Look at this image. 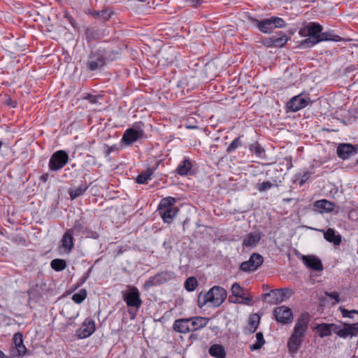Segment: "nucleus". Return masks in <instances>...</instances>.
Instances as JSON below:
<instances>
[{
	"instance_id": "nucleus-38",
	"label": "nucleus",
	"mask_w": 358,
	"mask_h": 358,
	"mask_svg": "<svg viewBox=\"0 0 358 358\" xmlns=\"http://www.w3.org/2000/svg\"><path fill=\"white\" fill-rule=\"evenodd\" d=\"M232 295L238 298H241L243 295H245V290L241 287L238 282H235L232 285L231 288Z\"/></svg>"
},
{
	"instance_id": "nucleus-13",
	"label": "nucleus",
	"mask_w": 358,
	"mask_h": 358,
	"mask_svg": "<svg viewBox=\"0 0 358 358\" xmlns=\"http://www.w3.org/2000/svg\"><path fill=\"white\" fill-rule=\"evenodd\" d=\"M336 153L340 158L348 159L357 153V148L350 143L339 144L337 147Z\"/></svg>"
},
{
	"instance_id": "nucleus-12",
	"label": "nucleus",
	"mask_w": 358,
	"mask_h": 358,
	"mask_svg": "<svg viewBox=\"0 0 358 358\" xmlns=\"http://www.w3.org/2000/svg\"><path fill=\"white\" fill-rule=\"evenodd\" d=\"M262 234L256 230L246 234L243 238L242 245L243 248H253L256 247L262 239Z\"/></svg>"
},
{
	"instance_id": "nucleus-20",
	"label": "nucleus",
	"mask_w": 358,
	"mask_h": 358,
	"mask_svg": "<svg viewBox=\"0 0 358 358\" xmlns=\"http://www.w3.org/2000/svg\"><path fill=\"white\" fill-rule=\"evenodd\" d=\"M192 162L189 158H185L176 169L178 175L188 176L192 174Z\"/></svg>"
},
{
	"instance_id": "nucleus-19",
	"label": "nucleus",
	"mask_w": 358,
	"mask_h": 358,
	"mask_svg": "<svg viewBox=\"0 0 358 358\" xmlns=\"http://www.w3.org/2000/svg\"><path fill=\"white\" fill-rule=\"evenodd\" d=\"M190 331H195L206 327L208 323L210 318L205 317H189Z\"/></svg>"
},
{
	"instance_id": "nucleus-4",
	"label": "nucleus",
	"mask_w": 358,
	"mask_h": 358,
	"mask_svg": "<svg viewBox=\"0 0 358 358\" xmlns=\"http://www.w3.org/2000/svg\"><path fill=\"white\" fill-rule=\"evenodd\" d=\"M227 291L222 287L213 286L206 293L207 301L213 307H219L227 298Z\"/></svg>"
},
{
	"instance_id": "nucleus-62",
	"label": "nucleus",
	"mask_w": 358,
	"mask_h": 358,
	"mask_svg": "<svg viewBox=\"0 0 358 358\" xmlns=\"http://www.w3.org/2000/svg\"><path fill=\"white\" fill-rule=\"evenodd\" d=\"M48 179H49V173H44L40 177V180L43 182H46L48 180Z\"/></svg>"
},
{
	"instance_id": "nucleus-64",
	"label": "nucleus",
	"mask_w": 358,
	"mask_h": 358,
	"mask_svg": "<svg viewBox=\"0 0 358 358\" xmlns=\"http://www.w3.org/2000/svg\"><path fill=\"white\" fill-rule=\"evenodd\" d=\"M163 246L164 248L166 249V250H169V251H170L172 248L171 245V242L170 241H165L164 243H163Z\"/></svg>"
},
{
	"instance_id": "nucleus-2",
	"label": "nucleus",
	"mask_w": 358,
	"mask_h": 358,
	"mask_svg": "<svg viewBox=\"0 0 358 358\" xmlns=\"http://www.w3.org/2000/svg\"><path fill=\"white\" fill-rule=\"evenodd\" d=\"M144 124L142 122H137L133 124L131 128L127 129L122 138V142L127 145H131L138 139L141 138L144 135Z\"/></svg>"
},
{
	"instance_id": "nucleus-40",
	"label": "nucleus",
	"mask_w": 358,
	"mask_h": 358,
	"mask_svg": "<svg viewBox=\"0 0 358 358\" xmlns=\"http://www.w3.org/2000/svg\"><path fill=\"white\" fill-rule=\"evenodd\" d=\"M259 317L257 315H253L250 317L249 324L250 325V331L254 333L259 326Z\"/></svg>"
},
{
	"instance_id": "nucleus-32",
	"label": "nucleus",
	"mask_w": 358,
	"mask_h": 358,
	"mask_svg": "<svg viewBox=\"0 0 358 358\" xmlns=\"http://www.w3.org/2000/svg\"><path fill=\"white\" fill-rule=\"evenodd\" d=\"M50 266L55 271H61L66 268V262L62 259H55L50 262Z\"/></svg>"
},
{
	"instance_id": "nucleus-17",
	"label": "nucleus",
	"mask_w": 358,
	"mask_h": 358,
	"mask_svg": "<svg viewBox=\"0 0 358 358\" xmlns=\"http://www.w3.org/2000/svg\"><path fill=\"white\" fill-rule=\"evenodd\" d=\"M303 264L314 271H320L323 270V265L321 260L315 256H303Z\"/></svg>"
},
{
	"instance_id": "nucleus-28",
	"label": "nucleus",
	"mask_w": 358,
	"mask_h": 358,
	"mask_svg": "<svg viewBox=\"0 0 358 358\" xmlns=\"http://www.w3.org/2000/svg\"><path fill=\"white\" fill-rule=\"evenodd\" d=\"M324 238L330 242L333 243L335 245H338L341 243V236L340 235H336L335 231L333 229H328L324 234Z\"/></svg>"
},
{
	"instance_id": "nucleus-23",
	"label": "nucleus",
	"mask_w": 358,
	"mask_h": 358,
	"mask_svg": "<svg viewBox=\"0 0 358 358\" xmlns=\"http://www.w3.org/2000/svg\"><path fill=\"white\" fill-rule=\"evenodd\" d=\"M175 276L176 275L173 271H164L157 273L155 275V279L157 280V283L161 285L173 279Z\"/></svg>"
},
{
	"instance_id": "nucleus-31",
	"label": "nucleus",
	"mask_w": 358,
	"mask_h": 358,
	"mask_svg": "<svg viewBox=\"0 0 358 358\" xmlns=\"http://www.w3.org/2000/svg\"><path fill=\"white\" fill-rule=\"evenodd\" d=\"M321 338L329 336L331 335L329 324L322 323L317 324L315 327Z\"/></svg>"
},
{
	"instance_id": "nucleus-48",
	"label": "nucleus",
	"mask_w": 358,
	"mask_h": 358,
	"mask_svg": "<svg viewBox=\"0 0 358 358\" xmlns=\"http://www.w3.org/2000/svg\"><path fill=\"white\" fill-rule=\"evenodd\" d=\"M329 328H330V331H331V334L332 332H334V334H336L338 336H339V333L338 331H341V328H342V325H338L336 324H334V323H331V324H329Z\"/></svg>"
},
{
	"instance_id": "nucleus-58",
	"label": "nucleus",
	"mask_w": 358,
	"mask_h": 358,
	"mask_svg": "<svg viewBox=\"0 0 358 358\" xmlns=\"http://www.w3.org/2000/svg\"><path fill=\"white\" fill-rule=\"evenodd\" d=\"M157 283V280L155 279V275L153 277L150 278L145 283V286L151 287L155 285H158Z\"/></svg>"
},
{
	"instance_id": "nucleus-18",
	"label": "nucleus",
	"mask_w": 358,
	"mask_h": 358,
	"mask_svg": "<svg viewBox=\"0 0 358 358\" xmlns=\"http://www.w3.org/2000/svg\"><path fill=\"white\" fill-rule=\"evenodd\" d=\"M334 207L335 204L327 199L316 201L314 203L315 210L319 213H331L334 210Z\"/></svg>"
},
{
	"instance_id": "nucleus-60",
	"label": "nucleus",
	"mask_w": 358,
	"mask_h": 358,
	"mask_svg": "<svg viewBox=\"0 0 358 358\" xmlns=\"http://www.w3.org/2000/svg\"><path fill=\"white\" fill-rule=\"evenodd\" d=\"M85 99L88 100L92 103H96L98 101V97L95 95L88 94L85 97Z\"/></svg>"
},
{
	"instance_id": "nucleus-46",
	"label": "nucleus",
	"mask_w": 358,
	"mask_h": 358,
	"mask_svg": "<svg viewBox=\"0 0 358 358\" xmlns=\"http://www.w3.org/2000/svg\"><path fill=\"white\" fill-rule=\"evenodd\" d=\"M310 173L308 171H305L304 173H299L296 175V178L299 180V185L302 186L310 178Z\"/></svg>"
},
{
	"instance_id": "nucleus-57",
	"label": "nucleus",
	"mask_w": 358,
	"mask_h": 358,
	"mask_svg": "<svg viewBox=\"0 0 358 358\" xmlns=\"http://www.w3.org/2000/svg\"><path fill=\"white\" fill-rule=\"evenodd\" d=\"M348 217L352 220H358V213L356 210L352 209L348 213Z\"/></svg>"
},
{
	"instance_id": "nucleus-8",
	"label": "nucleus",
	"mask_w": 358,
	"mask_h": 358,
	"mask_svg": "<svg viewBox=\"0 0 358 358\" xmlns=\"http://www.w3.org/2000/svg\"><path fill=\"white\" fill-rule=\"evenodd\" d=\"M273 315L275 320L283 324L292 323L294 319L292 309L285 306L276 307Z\"/></svg>"
},
{
	"instance_id": "nucleus-52",
	"label": "nucleus",
	"mask_w": 358,
	"mask_h": 358,
	"mask_svg": "<svg viewBox=\"0 0 358 358\" xmlns=\"http://www.w3.org/2000/svg\"><path fill=\"white\" fill-rule=\"evenodd\" d=\"M240 303L245 305H250L252 301V297L251 296L243 295L240 299Z\"/></svg>"
},
{
	"instance_id": "nucleus-11",
	"label": "nucleus",
	"mask_w": 358,
	"mask_h": 358,
	"mask_svg": "<svg viewBox=\"0 0 358 358\" xmlns=\"http://www.w3.org/2000/svg\"><path fill=\"white\" fill-rule=\"evenodd\" d=\"M15 348L11 350V355L13 357H22L25 355L27 348L23 343L22 334L17 332L13 336Z\"/></svg>"
},
{
	"instance_id": "nucleus-63",
	"label": "nucleus",
	"mask_w": 358,
	"mask_h": 358,
	"mask_svg": "<svg viewBox=\"0 0 358 358\" xmlns=\"http://www.w3.org/2000/svg\"><path fill=\"white\" fill-rule=\"evenodd\" d=\"M187 2H189L192 6H196L201 4L202 0H186Z\"/></svg>"
},
{
	"instance_id": "nucleus-49",
	"label": "nucleus",
	"mask_w": 358,
	"mask_h": 358,
	"mask_svg": "<svg viewBox=\"0 0 358 358\" xmlns=\"http://www.w3.org/2000/svg\"><path fill=\"white\" fill-rule=\"evenodd\" d=\"M206 299H207L206 293L203 295L200 294L198 296V306L200 308H201L203 306H205L206 304H207L208 303H209V301H207Z\"/></svg>"
},
{
	"instance_id": "nucleus-47",
	"label": "nucleus",
	"mask_w": 358,
	"mask_h": 358,
	"mask_svg": "<svg viewBox=\"0 0 358 358\" xmlns=\"http://www.w3.org/2000/svg\"><path fill=\"white\" fill-rule=\"evenodd\" d=\"M93 269V267H90L88 271L79 279L78 282V286H80L85 282L87 278L90 277V275Z\"/></svg>"
},
{
	"instance_id": "nucleus-10",
	"label": "nucleus",
	"mask_w": 358,
	"mask_h": 358,
	"mask_svg": "<svg viewBox=\"0 0 358 358\" xmlns=\"http://www.w3.org/2000/svg\"><path fill=\"white\" fill-rule=\"evenodd\" d=\"M95 331V324L92 319L87 318L82 324L81 327L77 329L76 334L79 338H86L90 336Z\"/></svg>"
},
{
	"instance_id": "nucleus-51",
	"label": "nucleus",
	"mask_w": 358,
	"mask_h": 358,
	"mask_svg": "<svg viewBox=\"0 0 358 358\" xmlns=\"http://www.w3.org/2000/svg\"><path fill=\"white\" fill-rule=\"evenodd\" d=\"M273 186V184L270 181H264L262 183L259 184L258 189L260 192L266 191L270 189Z\"/></svg>"
},
{
	"instance_id": "nucleus-27",
	"label": "nucleus",
	"mask_w": 358,
	"mask_h": 358,
	"mask_svg": "<svg viewBox=\"0 0 358 358\" xmlns=\"http://www.w3.org/2000/svg\"><path fill=\"white\" fill-rule=\"evenodd\" d=\"M89 186L87 183L81 184L79 187L76 188H69L68 190L69 194L71 200L76 199V198L83 195L86 190L88 189Z\"/></svg>"
},
{
	"instance_id": "nucleus-26",
	"label": "nucleus",
	"mask_w": 358,
	"mask_h": 358,
	"mask_svg": "<svg viewBox=\"0 0 358 358\" xmlns=\"http://www.w3.org/2000/svg\"><path fill=\"white\" fill-rule=\"evenodd\" d=\"M210 356L216 358H226V352L224 348L219 344L211 345L208 350Z\"/></svg>"
},
{
	"instance_id": "nucleus-44",
	"label": "nucleus",
	"mask_w": 358,
	"mask_h": 358,
	"mask_svg": "<svg viewBox=\"0 0 358 358\" xmlns=\"http://www.w3.org/2000/svg\"><path fill=\"white\" fill-rule=\"evenodd\" d=\"M150 176L151 173L148 172L141 173L136 178V182L138 184H145L149 179H150Z\"/></svg>"
},
{
	"instance_id": "nucleus-35",
	"label": "nucleus",
	"mask_w": 358,
	"mask_h": 358,
	"mask_svg": "<svg viewBox=\"0 0 358 358\" xmlns=\"http://www.w3.org/2000/svg\"><path fill=\"white\" fill-rule=\"evenodd\" d=\"M274 36V46L275 47H283L287 41L289 40V38L283 33L280 32L279 33L278 36Z\"/></svg>"
},
{
	"instance_id": "nucleus-61",
	"label": "nucleus",
	"mask_w": 358,
	"mask_h": 358,
	"mask_svg": "<svg viewBox=\"0 0 358 358\" xmlns=\"http://www.w3.org/2000/svg\"><path fill=\"white\" fill-rule=\"evenodd\" d=\"M229 301L231 303H240V299L239 298L234 296V295L229 296Z\"/></svg>"
},
{
	"instance_id": "nucleus-41",
	"label": "nucleus",
	"mask_w": 358,
	"mask_h": 358,
	"mask_svg": "<svg viewBox=\"0 0 358 358\" xmlns=\"http://www.w3.org/2000/svg\"><path fill=\"white\" fill-rule=\"evenodd\" d=\"M241 137L236 138L228 146L227 151L228 152H232L236 150L238 148L241 146Z\"/></svg>"
},
{
	"instance_id": "nucleus-45",
	"label": "nucleus",
	"mask_w": 358,
	"mask_h": 358,
	"mask_svg": "<svg viewBox=\"0 0 358 358\" xmlns=\"http://www.w3.org/2000/svg\"><path fill=\"white\" fill-rule=\"evenodd\" d=\"M317 39H315L313 37L309 36V38H306L301 43V46L304 48H310L319 42H316Z\"/></svg>"
},
{
	"instance_id": "nucleus-5",
	"label": "nucleus",
	"mask_w": 358,
	"mask_h": 358,
	"mask_svg": "<svg viewBox=\"0 0 358 358\" xmlns=\"http://www.w3.org/2000/svg\"><path fill=\"white\" fill-rule=\"evenodd\" d=\"M69 159V155L66 151L62 150H58L50 157L48 167L50 171H59L68 163Z\"/></svg>"
},
{
	"instance_id": "nucleus-42",
	"label": "nucleus",
	"mask_w": 358,
	"mask_h": 358,
	"mask_svg": "<svg viewBox=\"0 0 358 358\" xmlns=\"http://www.w3.org/2000/svg\"><path fill=\"white\" fill-rule=\"evenodd\" d=\"M87 41H92L99 38V33L94 29L87 28L85 31Z\"/></svg>"
},
{
	"instance_id": "nucleus-43",
	"label": "nucleus",
	"mask_w": 358,
	"mask_h": 358,
	"mask_svg": "<svg viewBox=\"0 0 358 358\" xmlns=\"http://www.w3.org/2000/svg\"><path fill=\"white\" fill-rule=\"evenodd\" d=\"M273 24V27L274 29L275 28H282L285 27V22L281 17H270Z\"/></svg>"
},
{
	"instance_id": "nucleus-7",
	"label": "nucleus",
	"mask_w": 358,
	"mask_h": 358,
	"mask_svg": "<svg viewBox=\"0 0 358 358\" xmlns=\"http://www.w3.org/2000/svg\"><path fill=\"white\" fill-rule=\"evenodd\" d=\"M122 296L124 301L129 307H134L138 309L142 304L139 291L134 286L129 287L128 290L122 292Z\"/></svg>"
},
{
	"instance_id": "nucleus-24",
	"label": "nucleus",
	"mask_w": 358,
	"mask_h": 358,
	"mask_svg": "<svg viewBox=\"0 0 358 358\" xmlns=\"http://www.w3.org/2000/svg\"><path fill=\"white\" fill-rule=\"evenodd\" d=\"M62 245L66 252L71 251L73 247V238L71 230H68L62 238Z\"/></svg>"
},
{
	"instance_id": "nucleus-55",
	"label": "nucleus",
	"mask_w": 358,
	"mask_h": 358,
	"mask_svg": "<svg viewBox=\"0 0 358 358\" xmlns=\"http://www.w3.org/2000/svg\"><path fill=\"white\" fill-rule=\"evenodd\" d=\"M262 43L268 48L274 46V36H273L272 37L265 38Z\"/></svg>"
},
{
	"instance_id": "nucleus-29",
	"label": "nucleus",
	"mask_w": 358,
	"mask_h": 358,
	"mask_svg": "<svg viewBox=\"0 0 358 358\" xmlns=\"http://www.w3.org/2000/svg\"><path fill=\"white\" fill-rule=\"evenodd\" d=\"M342 38L333 33V31L321 32L320 37L316 42H321L324 41H341Z\"/></svg>"
},
{
	"instance_id": "nucleus-14",
	"label": "nucleus",
	"mask_w": 358,
	"mask_h": 358,
	"mask_svg": "<svg viewBox=\"0 0 358 358\" xmlns=\"http://www.w3.org/2000/svg\"><path fill=\"white\" fill-rule=\"evenodd\" d=\"M322 30V26L320 24L316 22H310L306 29H302L299 31V34L301 36H306L307 33L308 36L313 37L315 39H318L320 37Z\"/></svg>"
},
{
	"instance_id": "nucleus-54",
	"label": "nucleus",
	"mask_w": 358,
	"mask_h": 358,
	"mask_svg": "<svg viewBox=\"0 0 358 358\" xmlns=\"http://www.w3.org/2000/svg\"><path fill=\"white\" fill-rule=\"evenodd\" d=\"M325 295L328 296L331 299H334L336 301V303H338L340 301L339 294L336 292H325Z\"/></svg>"
},
{
	"instance_id": "nucleus-56",
	"label": "nucleus",
	"mask_w": 358,
	"mask_h": 358,
	"mask_svg": "<svg viewBox=\"0 0 358 358\" xmlns=\"http://www.w3.org/2000/svg\"><path fill=\"white\" fill-rule=\"evenodd\" d=\"M105 148H106L105 150V155L108 157L112 152L118 150V148L116 145L108 146L105 145Z\"/></svg>"
},
{
	"instance_id": "nucleus-50",
	"label": "nucleus",
	"mask_w": 358,
	"mask_h": 358,
	"mask_svg": "<svg viewBox=\"0 0 358 358\" xmlns=\"http://www.w3.org/2000/svg\"><path fill=\"white\" fill-rule=\"evenodd\" d=\"M341 310V313L343 317H349V318H353L354 315L355 314V310H348L345 308H340Z\"/></svg>"
},
{
	"instance_id": "nucleus-22",
	"label": "nucleus",
	"mask_w": 358,
	"mask_h": 358,
	"mask_svg": "<svg viewBox=\"0 0 358 358\" xmlns=\"http://www.w3.org/2000/svg\"><path fill=\"white\" fill-rule=\"evenodd\" d=\"M178 208H163L159 210V213L164 222L170 224L178 212Z\"/></svg>"
},
{
	"instance_id": "nucleus-16",
	"label": "nucleus",
	"mask_w": 358,
	"mask_h": 358,
	"mask_svg": "<svg viewBox=\"0 0 358 358\" xmlns=\"http://www.w3.org/2000/svg\"><path fill=\"white\" fill-rule=\"evenodd\" d=\"M308 99L302 97L301 95L296 96L287 103V107L292 111H299L308 105Z\"/></svg>"
},
{
	"instance_id": "nucleus-21",
	"label": "nucleus",
	"mask_w": 358,
	"mask_h": 358,
	"mask_svg": "<svg viewBox=\"0 0 358 358\" xmlns=\"http://www.w3.org/2000/svg\"><path fill=\"white\" fill-rule=\"evenodd\" d=\"M173 329L174 331L179 333L185 334L189 332L190 327L189 318L176 320L173 323Z\"/></svg>"
},
{
	"instance_id": "nucleus-1",
	"label": "nucleus",
	"mask_w": 358,
	"mask_h": 358,
	"mask_svg": "<svg viewBox=\"0 0 358 358\" xmlns=\"http://www.w3.org/2000/svg\"><path fill=\"white\" fill-rule=\"evenodd\" d=\"M309 321L310 315L308 313H302L296 320L294 331L287 342L288 351L292 356L298 352L302 345Z\"/></svg>"
},
{
	"instance_id": "nucleus-37",
	"label": "nucleus",
	"mask_w": 358,
	"mask_h": 358,
	"mask_svg": "<svg viewBox=\"0 0 358 358\" xmlns=\"http://www.w3.org/2000/svg\"><path fill=\"white\" fill-rule=\"evenodd\" d=\"M198 281L195 277H189L185 282V287L188 292L194 291L198 287Z\"/></svg>"
},
{
	"instance_id": "nucleus-59",
	"label": "nucleus",
	"mask_w": 358,
	"mask_h": 358,
	"mask_svg": "<svg viewBox=\"0 0 358 358\" xmlns=\"http://www.w3.org/2000/svg\"><path fill=\"white\" fill-rule=\"evenodd\" d=\"M64 18H66L73 27L76 26V21L69 12L66 11L64 13Z\"/></svg>"
},
{
	"instance_id": "nucleus-25",
	"label": "nucleus",
	"mask_w": 358,
	"mask_h": 358,
	"mask_svg": "<svg viewBox=\"0 0 358 358\" xmlns=\"http://www.w3.org/2000/svg\"><path fill=\"white\" fill-rule=\"evenodd\" d=\"M253 20L257 22V27L263 33H271L274 29L271 18L264 19L261 21L257 20Z\"/></svg>"
},
{
	"instance_id": "nucleus-15",
	"label": "nucleus",
	"mask_w": 358,
	"mask_h": 358,
	"mask_svg": "<svg viewBox=\"0 0 358 358\" xmlns=\"http://www.w3.org/2000/svg\"><path fill=\"white\" fill-rule=\"evenodd\" d=\"M342 328L339 333V337L346 338L358 335V322L355 324L343 323Z\"/></svg>"
},
{
	"instance_id": "nucleus-53",
	"label": "nucleus",
	"mask_w": 358,
	"mask_h": 358,
	"mask_svg": "<svg viewBox=\"0 0 358 358\" xmlns=\"http://www.w3.org/2000/svg\"><path fill=\"white\" fill-rule=\"evenodd\" d=\"M83 228V227L82 224L79 221L76 220L75 222L72 229H71L70 230L71 231V234H73V233L74 231H77V232L81 231Z\"/></svg>"
},
{
	"instance_id": "nucleus-3",
	"label": "nucleus",
	"mask_w": 358,
	"mask_h": 358,
	"mask_svg": "<svg viewBox=\"0 0 358 358\" xmlns=\"http://www.w3.org/2000/svg\"><path fill=\"white\" fill-rule=\"evenodd\" d=\"M293 294V291L289 288L275 289L264 294V298L270 304H279L289 299Z\"/></svg>"
},
{
	"instance_id": "nucleus-34",
	"label": "nucleus",
	"mask_w": 358,
	"mask_h": 358,
	"mask_svg": "<svg viewBox=\"0 0 358 358\" xmlns=\"http://www.w3.org/2000/svg\"><path fill=\"white\" fill-rule=\"evenodd\" d=\"M249 149L251 152L255 153L259 158H262L264 155V149L257 142L251 144Z\"/></svg>"
},
{
	"instance_id": "nucleus-30",
	"label": "nucleus",
	"mask_w": 358,
	"mask_h": 358,
	"mask_svg": "<svg viewBox=\"0 0 358 358\" xmlns=\"http://www.w3.org/2000/svg\"><path fill=\"white\" fill-rule=\"evenodd\" d=\"M92 15L96 19H100L103 21H107L113 14L109 10H94L91 13Z\"/></svg>"
},
{
	"instance_id": "nucleus-6",
	"label": "nucleus",
	"mask_w": 358,
	"mask_h": 358,
	"mask_svg": "<svg viewBox=\"0 0 358 358\" xmlns=\"http://www.w3.org/2000/svg\"><path fill=\"white\" fill-rule=\"evenodd\" d=\"M106 64V58L103 52L100 50L92 51L86 62L87 69L94 71L101 69Z\"/></svg>"
},
{
	"instance_id": "nucleus-39",
	"label": "nucleus",
	"mask_w": 358,
	"mask_h": 358,
	"mask_svg": "<svg viewBox=\"0 0 358 358\" xmlns=\"http://www.w3.org/2000/svg\"><path fill=\"white\" fill-rule=\"evenodd\" d=\"M86 297L87 291L82 289L78 293H76L72 296V300L76 303H81Z\"/></svg>"
},
{
	"instance_id": "nucleus-9",
	"label": "nucleus",
	"mask_w": 358,
	"mask_h": 358,
	"mask_svg": "<svg viewBox=\"0 0 358 358\" xmlns=\"http://www.w3.org/2000/svg\"><path fill=\"white\" fill-rule=\"evenodd\" d=\"M264 262L263 257L259 253H253L249 260L243 262L240 268L245 272L256 271Z\"/></svg>"
},
{
	"instance_id": "nucleus-33",
	"label": "nucleus",
	"mask_w": 358,
	"mask_h": 358,
	"mask_svg": "<svg viewBox=\"0 0 358 358\" xmlns=\"http://www.w3.org/2000/svg\"><path fill=\"white\" fill-rule=\"evenodd\" d=\"M175 202L176 199L174 198L171 196L166 197L162 199L159 205V210H162L163 208H176L174 206Z\"/></svg>"
},
{
	"instance_id": "nucleus-36",
	"label": "nucleus",
	"mask_w": 358,
	"mask_h": 358,
	"mask_svg": "<svg viewBox=\"0 0 358 358\" xmlns=\"http://www.w3.org/2000/svg\"><path fill=\"white\" fill-rule=\"evenodd\" d=\"M256 338H257L256 343L250 346V349L251 350H257L260 349L264 345V344L265 343L264 336L262 332H258L256 334Z\"/></svg>"
}]
</instances>
